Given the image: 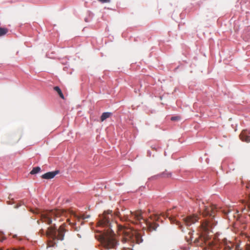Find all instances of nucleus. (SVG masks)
<instances>
[{
	"label": "nucleus",
	"instance_id": "nucleus-25",
	"mask_svg": "<svg viewBox=\"0 0 250 250\" xmlns=\"http://www.w3.org/2000/svg\"><path fill=\"white\" fill-rule=\"evenodd\" d=\"M148 212H150V210L149 209H148Z\"/></svg>",
	"mask_w": 250,
	"mask_h": 250
},
{
	"label": "nucleus",
	"instance_id": "nucleus-12",
	"mask_svg": "<svg viewBox=\"0 0 250 250\" xmlns=\"http://www.w3.org/2000/svg\"><path fill=\"white\" fill-rule=\"evenodd\" d=\"M111 115H112V113H110V112H104V113H103L102 114V116H101V121L102 122L104 121L107 118L110 117Z\"/></svg>",
	"mask_w": 250,
	"mask_h": 250
},
{
	"label": "nucleus",
	"instance_id": "nucleus-13",
	"mask_svg": "<svg viewBox=\"0 0 250 250\" xmlns=\"http://www.w3.org/2000/svg\"><path fill=\"white\" fill-rule=\"evenodd\" d=\"M170 220L172 223H175L177 225H178L179 226V227L181 229V230L183 231V227L181 225V223L179 221L176 220L174 218H170Z\"/></svg>",
	"mask_w": 250,
	"mask_h": 250
},
{
	"label": "nucleus",
	"instance_id": "nucleus-4",
	"mask_svg": "<svg viewBox=\"0 0 250 250\" xmlns=\"http://www.w3.org/2000/svg\"><path fill=\"white\" fill-rule=\"evenodd\" d=\"M119 234L122 235V241L123 243H128L130 246L134 244H140L143 242L141 233L135 230H132L130 228H126L122 225L118 226Z\"/></svg>",
	"mask_w": 250,
	"mask_h": 250
},
{
	"label": "nucleus",
	"instance_id": "nucleus-15",
	"mask_svg": "<svg viewBox=\"0 0 250 250\" xmlns=\"http://www.w3.org/2000/svg\"><path fill=\"white\" fill-rule=\"evenodd\" d=\"M54 89L55 91H56L58 93V94L59 95V96H60V97L62 99H64V96H63V95L62 92V90H61V89L59 88V87L58 86H55L54 87Z\"/></svg>",
	"mask_w": 250,
	"mask_h": 250
},
{
	"label": "nucleus",
	"instance_id": "nucleus-11",
	"mask_svg": "<svg viewBox=\"0 0 250 250\" xmlns=\"http://www.w3.org/2000/svg\"><path fill=\"white\" fill-rule=\"evenodd\" d=\"M59 171L48 172L42 175L41 177L45 179H51L53 178L58 173Z\"/></svg>",
	"mask_w": 250,
	"mask_h": 250
},
{
	"label": "nucleus",
	"instance_id": "nucleus-8",
	"mask_svg": "<svg viewBox=\"0 0 250 250\" xmlns=\"http://www.w3.org/2000/svg\"><path fill=\"white\" fill-rule=\"evenodd\" d=\"M219 247V250H231L233 247V244L231 241L224 238L220 242Z\"/></svg>",
	"mask_w": 250,
	"mask_h": 250
},
{
	"label": "nucleus",
	"instance_id": "nucleus-20",
	"mask_svg": "<svg viewBox=\"0 0 250 250\" xmlns=\"http://www.w3.org/2000/svg\"><path fill=\"white\" fill-rule=\"evenodd\" d=\"M245 250H250V241L246 244Z\"/></svg>",
	"mask_w": 250,
	"mask_h": 250
},
{
	"label": "nucleus",
	"instance_id": "nucleus-24",
	"mask_svg": "<svg viewBox=\"0 0 250 250\" xmlns=\"http://www.w3.org/2000/svg\"><path fill=\"white\" fill-rule=\"evenodd\" d=\"M111 212H112V211H110V212H108V214H110Z\"/></svg>",
	"mask_w": 250,
	"mask_h": 250
},
{
	"label": "nucleus",
	"instance_id": "nucleus-2",
	"mask_svg": "<svg viewBox=\"0 0 250 250\" xmlns=\"http://www.w3.org/2000/svg\"><path fill=\"white\" fill-rule=\"evenodd\" d=\"M99 226L109 228L111 232H107L103 234L100 238V241L103 246L106 249H115L118 244L115 234L111 229V225L110 222L109 217L105 212L101 216L98 222Z\"/></svg>",
	"mask_w": 250,
	"mask_h": 250
},
{
	"label": "nucleus",
	"instance_id": "nucleus-18",
	"mask_svg": "<svg viewBox=\"0 0 250 250\" xmlns=\"http://www.w3.org/2000/svg\"><path fill=\"white\" fill-rule=\"evenodd\" d=\"M179 119H180V117L179 116L172 117L171 118V121H177V120H179Z\"/></svg>",
	"mask_w": 250,
	"mask_h": 250
},
{
	"label": "nucleus",
	"instance_id": "nucleus-23",
	"mask_svg": "<svg viewBox=\"0 0 250 250\" xmlns=\"http://www.w3.org/2000/svg\"><path fill=\"white\" fill-rule=\"evenodd\" d=\"M246 188L247 189H249L250 188V184H247V185L246 186Z\"/></svg>",
	"mask_w": 250,
	"mask_h": 250
},
{
	"label": "nucleus",
	"instance_id": "nucleus-16",
	"mask_svg": "<svg viewBox=\"0 0 250 250\" xmlns=\"http://www.w3.org/2000/svg\"><path fill=\"white\" fill-rule=\"evenodd\" d=\"M41 171V168L39 167H34L32 170L30 171V173L32 175H34L39 173Z\"/></svg>",
	"mask_w": 250,
	"mask_h": 250
},
{
	"label": "nucleus",
	"instance_id": "nucleus-1",
	"mask_svg": "<svg viewBox=\"0 0 250 250\" xmlns=\"http://www.w3.org/2000/svg\"><path fill=\"white\" fill-rule=\"evenodd\" d=\"M129 214H121L118 210L115 211V215L119 217L122 221H128L135 224H139L143 220L146 224L147 230L149 231L156 230L159 225L157 222L159 220V217L154 214L150 215L148 218L145 219L142 216L141 211H137L135 212L129 211Z\"/></svg>",
	"mask_w": 250,
	"mask_h": 250
},
{
	"label": "nucleus",
	"instance_id": "nucleus-3",
	"mask_svg": "<svg viewBox=\"0 0 250 250\" xmlns=\"http://www.w3.org/2000/svg\"><path fill=\"white\" fill-rule=\"evenodd\" d=\"M215 225L213 218L203 220L199 228V236L194 240V243L199 245L204 243L210 245L212 242L209 240L212 236V229Z\"/></svg>",
	"mask_w": 250,
	"mask_h": 250
},
{
	"label": "nucleus",
	"instance_id": "nucleus-21",
	"mask_svg": "<svg viewBox=\"0 0 250 250\" xmlns=\"http://www.w3.org/2000/svg\"><path fill=\"white\" fill-rule=\"evenodd\" d=\"M98 1L101 2L102 3H109L110 2V0H98Z\"/></svg>",
	"mask_w": 250,
	"mask_h": 250
},
{
	"label": "nucleus",
	"instance_id": "nucleus-19",
	"mask_svg": "<svg viewBox=\"0 0 250 250\" xmlns=\"http://www.w3.org/2000/svg\"><path fill=\"white\" fill-rule=\"evenodd\" d=\"M247 206L248 208L250 210V192L249 193V200L247 202Z\"/></svg>",
	"mask_w": 250,
	"mask_h": 250
},
{
	"label": "nucleus",
	"instance_id": "nucleus-7",
	"mask_svg": "<svg viewBox=\"0 0 250 250\" xmlns=\"http://www.w3.org/2000/svg\"><path fill=\"white\" fill-rule=\"evenodd\" d=\"M199 210L204 216L209 215L214 217L215 213L217 211V208L215 205L205 206L204 203H202V205H200Z\"/></svg>",
	"mask_w": 250,
	"mask_h": 250
},
{
	"label": "nucleus",
	"instance_id": "nucleus-10",
	"mask_svg": "<svg viewBox=\"0 0 250 250\" xmlns=\"http://www.w3.org/2000/svg\"><path fill=\"white\" fill-rule=\"evenodd\" d=\"M241 141L246 143L250 142V130H243L239 135Z\"/></svg>",
	"mask_w": 250,
	"mask_h": 250
},
{
	"label": "nucleus",
	"instance_id": "nucleus-6",
	"mask_svg": "<svg viewBox=\"0 0 250 250\" xmlns=\"http://www.w3.org/2000/svg\"><path fill=\"white\" fill-rule=\"evenodd\" d=\"M68 214L73 215L77 217V215L72 211H67L65 210L62 209H56L47 211L41 214V220L47 224H50L52 222V219L56 220V218L62 216H67Z\"/></svg>",
	"mask_w": 250,
	"mask_h": 250
},
{
	"label": "nucleus",
	"instance_id": "nucleus-9",
	"mask_svg": "<svg viewBox=\"0 0 250 250\" xmlns=\"http://www.w3.org/2000/svg\"><path fill=\"white\" fill-rule=\"evenodd\" d=\"M199 217L197 215L188 216L186 218H183L185 224L187 226H190L192 224L195 223L198 221Z\"/></svg>",
	"mask_w": 250,
	"mask_h": 250
},
{
	"label": "nucleus",
	"instance_id": "nucleus-14",
	"mask_svg": "<svg viewBox=\"0 0 250 250\" xmlns=\"http://www.w3.org/2000/svg\"><path fill=\"white\" fill-rule=\"evenodd\" d=\"M160 176L162 178H168L171 177V173L167 171L163 172L159 174Z\"/></svg>",
	"mask_w": 250,
	"mask_h": 250
},
{
	"label": "nucleus",
	"instance_id": "nucleus-5",
	"mask_svg": "<svg viewBox=\"0 0 250 250\" xmlns=\"http://www.w3.org/2000/svg\"><path fill=\"white\" fill-rule=\"evenodd\" d=\"M65 231L64 226L61 225L58 229L55 227L51 226L48 228L45 232H44L43 229H41L40 232L42 235L45 234L49 239H52L54 241L52 242L50 240L48 243V246L53 247L56 244V241L62 240L63 239Z\"/></svg>",
	"mask_w": 250,
	"mask_h": 250
},
{
	"label": "nucleus",
	"instance_id": "nucleus-22",
	"mask_svg": "<svg viewBox=\"0 0 250 250\" xmlns=\"http://www.w3.org/2000/svg\"><path fill=\"white\" fill-rule=\"evenodd\" d=\"M89 217V215H83L81 217V218H82V219H87V218H88Z\"/></svg>",
	"mask_w": 250,
	"mask_h": 250
},
{
	"label": "nucleus",
	"instance_id": "nucleus-17",
	"mask_svg": "<svg viewBox=\"0 0 250 250\" xmlns=\"http://www.w3.org/2000/svg\"><path fill=\"white\" fill-rule=\"evenodd\" d=\"M7 29L0 27V37L5 35L7 33Z\"/></svg>",
	"mask_w": 250,
	"mask_h": 250
}]
</instances>
